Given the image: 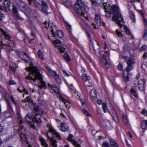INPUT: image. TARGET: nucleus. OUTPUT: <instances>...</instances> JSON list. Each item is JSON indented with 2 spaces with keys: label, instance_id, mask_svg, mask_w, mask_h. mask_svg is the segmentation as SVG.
Listing matches in <instances>:
<instances>
[{
  "label": "nucleus",
  "instance_id": "nucleus-1",
  "mask_svg": "<svg viewBox=\"0 0 147 147\" xmlns=\"http://www.w3.org/2000/svg\"><path fill=\"white\" fill-rule=\"evenodd\" d=\"M33 64L31 63L29 67L27 69L29 72V76L26 77V78L34 82L38 81V83L41 85H39V87L41 89L42 87H47L45 82L43 81L42 74L40 73L39 70L37 67L33 66Z\"/></svg>",
  "mask_w": 147,
  "mask_h": 147
},
{
  "label": "nucleus",
  "instance_id": "nucleus-2",
  "mask_svg": "<svg viewBox=\"0 0 147 147\" xmlns=\"http://www.w3.org/2000/svg\"><path fill=\"white\" fill-rule=\"evenodd\" d=\"M101 7H103L105 12H109L113 14L112 18L113 21L116 22L120 27L122 26L123 19L117 6L113 5L111 7L107 3H104Z\"/></svg>",
  "mask_w": 147,
  "mask_h": 147
},
{
  "label": "nucleus",
  "instance_id": "nucleus-3",
  "mask_svg": "<svg viewBox=\"0 0 147 147\" xmlns=\"http://www.w3.org/2000/svg\"><path fill=\"white\" fill-rule=\"evenodd\" d=\"M85 5L82 1H77L75 5V11L78 14L88 19V16L85 9Z\"/></svg>",
  "mask_w": 147,
  "mask_h": 147
},
{
  "label": "nucleus",
  "instance_id": "nucleus-4",
  "mask_svg": "<svg viewBox=\"0 0 147 147\" xmlns=\"http://www.w3.org/2000/svg\"><path fill=\"white\" fill-rule=\"evenodd\" d=\"M135 63L134 60L133 59H129L127 62V66L125 69L123 71V74L124 80L127 82L129 81V72L133 70V65Z\"/></svg>",
  "mask_w": 147,
  "mask_h": 147
},
{
  "label": "nucleus",
  "instance_id": "nucleus-5",
  "mask_svg": "<svg viewBox=\"0 0 147 147\" xmlns=\"http://www.w3.org/2000/svg\"><path fill=\"white\" fill-rule=\"evenodd\" d=\"M0 31L4 35L5 38V41H7V43H3L2 41L0 42V46H5V45L9 46H10L13 47V44H15V42H13L11 40V38L10 37L8 34L6 32H5L3 29L0 28Z\"/></svg>",
  "mask_w": 147,
  "mask_h": 147
},
{
  "label": "nucleus",
  "instance_id": "nucleus-6",
  "mask_svg": "<svg viewBox=\"0 0 147 147\" xmlns=\"http://www.w3.org/2000/svg\"><path fill=\"white\" fill-rule=\"evenodd\" d=\"M34 110L36 112V115H35L34 120V122L37 123L36 125V128L37 127L39 126V123H41L42 121L40 120V118L41 117L40 113V109L39 107L36 106L35 104L34 105Z\"/></svg>",
  "mask_w": 147,
  "mask_h": 147
},
{
  "label": "nucleus",
  "instance_id": "nucleus-7",
  "mask_svg": "<svg viewBox=\"0 0 147 147\" xmlns=\"http://www.w3.org/2000/svg\"><path fill=\"white\" fill-rule=\"evenodd\" d=\"M25 119L26 122H28L29 126L31 128L34 130H36V125L37 123L34 122V119L29 114L27 115L25 117Z\"/></svg>",
  "mask_w": 147,
  "mask_h": 147
},
{
  "label": "nucleus",
  "instance_id": "nucleus-8",
  "mask_svg": "<svg viewBox=\"0 0 147 147\" xmlns=\"http://www.w3.org/2000/svg\"><path fill=\"white\" fill-rule=\"evenodd\" d=\"M107 109L108 112L112 116L115 121L116 123H118L119 121L118 117L115 111L113 105L111 104H109V107L107 108Z\"/></svg>",
  "mask_w": 147,
  "mask_h": 147
},
{
  "label": "nucleus",
  "instance_id": "nucleus-9",
  "mask_svg": "<svg viewBox=\"0 0 147 147\" xmlns=\"http://www.w3.org/2000/svg\"><path fill=\"white\" fill-rule=\"evenodd\" d=\"M41 2L42 3L41 4L38 3L36 6L38 9L42 12L47 13L48 8V6L47 3L44 1H42Z\"/></svg>",
  "mask_w": 147,
  "mask_h": 147
},
{
  "label": "nucleus",
  "instance_id": "nucleus-10",
  "mask_svg": "<svg viewBox=\"0 0 147 147\" xmlns=\"http://www.w3.org/2000/svg\"><path fill=\"white\" fill-rule=\"evenodd\" d=\"M52 42L55 47L59 49L60 52L63 53L65 52V48L61 46V43L60 41L57 40H53Z\"/></svg>",
  "mask_w": 147,
  "mask_h": 147
},
{
  "label": "nucleus",
  "instance_id": "nucleus-11",
  "mask_svg": "<svg viewBox=\"0 0 147 147\" xmlns=\"http://www.w3.org/2000/svg\"><path fill=\"white\" fill-rule=\"evenodd\" d=\"M47 127L49 128V132H52V135L55 136L58 139H61V136L59 133L57 132L54 128L49 124L47 125Z\"/></svg>",
  "mask_w": 147,
  "mask_h": 147
},
{
  "label": "nucleus",
  "instance_id": "nucleus-12",
  "mask_svg": "<svg viewBox=\"0 0 147 147\" xmlns=\"http://www.w3.org/2000/svg\"><path fill=\"white\" fill-rule=\"evenodd\" d=\"M52 36L55 37L56 38H61L63 37V33L62 31L61 30H57L55 33L53 30L52 29H51Z\"/></svg>",
  "mask_w": 147,
  "mask_h": 147
},
{
  "label": "nucleus",
  "instance_id": "nucleus-13",
  "mask_svg": "<svg viewBox=\"0 0 147 147\" xmlns=\"http://www.w3.org/2000/svg\"><path fill=\"white\" fill-rule=\"evenodd\" d=\"M28 102L30 103H32L33 102L31 98L29 96H27L25 100L21 101L20 103L23 108H25L26 107Z\"/></svg>",
  "mask_w": 147,
  "mask_h": 147
},
{
  "label": "nucleus",
  "instance_id": "nucleus-14",
  "mask_svg": "<svg viewBox=\"0 0 147 147\" xmlns=\"http://www.w3.org/2000/svg\"><path fill=\"white\" fill-rule=\"evenodd\" d=\"M17 53L20 57L23 59L25 62L28 63V61L25 59L26 58H28V56L26 53L23 51H18Z\"/></svg>",
  "mask_w": 147,
  "mask_h": 147
},
{
  "label": "nucleus",
  "instance_id": "nucleus-15",
  "mask_svg": "<svg viewBox=\"0 0 147 147\" xmlns=\"http://www.w3.org/2000/svg\"><path fill=\"white\" fill-rule=\"evenodd\" d=\"M73 136L71 134H69L67 138V140L69 141L72 142L73 144L76 147H81L80 145L77 143L76 141L73 139Z\"/></svg>",
  "mask_w": 147,
  "mask_h": 147
},
{
  "label": "nucleus",
  "instance_id": "nucleus-16",
  "mask_svg": "<svg viewBox=\"0 0 147 147\" xmlns=\"http://www.w3.org/2000/svg\"><path fill=\"white\" fill-rule=\"evenodd\" d=\"M145 84V81L144 79H142L139 81L138 87L140 90L143 91L144 90Z\"/></svg>",
  "mask_w": 147,
  "mask_h": 147
},
{
  "label": "nucleus",
  "instance_id": "nucleus-17",
  "mask_svg": "<svg viewBox=\"0 0 147 147\" xmlns=\"http://www.w3.org/2000/svg\"><path fill=\"white\" fill-rule=\"evenodd\" d=\"M82 77L83 80L85 82L84 84L86 86L88 87L91 86V84L89 85L87 84V82H89V80L90 79V76H88L87 74H84L82 75Z\"/></svg>",
  "mask_w": 147,
  "mask_h": 147
},
{
  "label": "nucleus",
  "instance_id": "nucleus-18",
  "mask_svg": "<svg viewBox=\"0 0 147 147\" xmlns=\"http://www.w3.org/2000/svg\"><path fill=\"white\" fill-rule=\"evenodd\" d=\"M47 135L48 138H49L50 140L52 146L53 147H57V141L55 139H54L53 137V136L52 138L49 137L48 136V132H47Z\"/></svg>",
  "mask_w": 147,
  "mask_h": 147
},
{
  "label": "nucleus",
  "instance_id": "nucleus-19",
  "mask_svg": "<svg viewBox=\"0 0 147 147\" xmlns=\"http://www.w3.org/2000/svg\"><path fill=\"white\" fill-rule=\"evenodd\" d=\"M39 140L41 142L42 145L45 147H48V145L46 142V140L42 136H40Z\"/></svg>",
  "mask_w": 147,
  "mask_h": 147
},
{
  "label": "nucleus",
  "instance_id": "nucleus-20",
  "mask_svg": "<svg viewBox=\"0 0 147 147\" xmlns=\"http://www.w3.org/2000/svg\"><path fill=\"white\" fill-rule=\"evenodd\" d=\"M69 129V127L66 125L64 123H62L61 124V130L63 132H65L67 131Z\"/></svg>",
  "mask_w": 147,
  "mask_h": 147
},
{
  "label": "nucleus",
  "instance_id": "nucleus-21",
  "mask_svg": "<svg viewBox=\"0 0 147 147\" xmlns=\"http://www.w3.org/2000/svg\"><path fill=\"white\" fill-rule=\"evenodd\" d=\"M123 26L125 31V32L126 33L131 36V38L133 39H134V37L131 34V33L130 32L127 26L125 25Z\"/></svg>",
  "mask_w": 147,
  "mask_h": 147
},
{
  "label": "nucleus",
  "instance_id": "nucleus-22",
  "mask_svg": "<svg viewBox=\"0 0 147 147\" xmlns=\"http://www.w3.org/2000/svg\"><path fill=\"white\" fill-rule=\"evenodd\" d=\"M48 86L49 87L51 88V89L54 90V92L56 93H59V90L55 86L53 85H51L49 84H48Z\"/></svg>",
  "mask_w": 147,
  "mask_h": 147
},
{
  "label": "nucleus",
  "instance_id": "nucleus-23",
  "mask_svg": "<svg viewBox=\"0 0 147 147\" xmlns=\"http://www.w3.org/2000/svg\"><path fill=\"white\" fill-rule=\"evenodd\" d=\"M90 94L91 96L94 99H95L97 96L96 92L95 89H92L90 92Z\"/></svg>",
  "mask_w": 147,
  "mask_h": 147
},
{
  "label": "nucleus",
  "instance_id": "nucleus-24",
  "mask_svg": "<svg viewBox=\"0 0 147 147\" xmlns=\"http://www.w3.org/2000/svg\"><path fill=\"white\" fill-rule=\"evenodd\" d=\"M4 3L5 7L8 8L9 10V7L11 5V2L8 0H5L4 1Z\"/></svg>",
  "mask_w": 147,
  "mask_h": 147
},
{
  "label": "nucleus",
  "instance_id": "nucleus-25",
  "mask_svg": "<svg viewBox=\"0 0 147 147\" xmlns=\"http://www.w3.org/2000/svg\"><path fill=\"white\" fill-rule=\"evenodd\" d=\"M141 127L142 129H147V120H143L141 122Z\"/></svg>",
  "mask_w": 147,
  "mask_h": 147
},
{
  "label": "nucleus",
  "instance_id": "nucleus-26",
  "mask_svg": "<svg viewBox=\"0 0 147 147\" xmlns=\"http://www.w3.org/2000/svg\"><path fill=\"white\" fill-rule=\"evenodd\" d=\"M110 142L111 147H118V145L114 140L111 139Z\"/></svg>",
  "mask_w": 147,
  "mask_h": 147
},
{
  "label": "nucleus",
  "instance_id": "nucleus-27",
  "mask_svg": "<svg viewBox=\"0 0 147 147\" xmlns=\"http://www.w3.org/2000/svg\"><path fill=\"white\" fill-rule=\"evenodd\" d=\"M48 71L49 72L50 74L54 78L57 75V73L56 72L53 71L50 68H48L47 69Z\"/></svg>",
  "mask_w": 147,
  "mask_h": 147
},
{
  "label": "nucleus",
  "instance_id": "nucleus-28",
  "mask_svg": "<svg viewBox=\"0 0 147 147\" xmlns=\"http://www.w3.org/2000/svg\"><path fill=\"white\" fill-rule=\"evenodd\" d=\"M18 121H19V124L20 125V126L21 127V128L22 129H23L24 128V127L23 126V123H24V122H23L22 121L21 118L20 116H18Z\"/></svg>",
  "mask_w": 147,
  "mask_h": 147
},
{
  "label": "nucleus",
  "instance_id": "nucleus-29",
  "mask_svg": "<svg viewBox=\"0 0 147 147\" xmlns=\"http://www.w3.org/2000/svg\"><path fill=\"white\" fill-rule=\"evenodd\" d=\"M38 55L39 58L42 60L44 59V56L43 54L42 53L40 50H39L37 53Z\"/></svg>",
  "mask_w": 147,
  "mask_h": 147
},
{
  "label": "nucleus",
  "instance_id": "nucleus-30",
  "mask_svg": "<svg viewBox=\"0 0 147 147\" xmlns=\"http://www.w3.org/2000/svg\"><path fill=\"white\" fill-rule=\"evenodd\" d=\"M20 140L21 141L23 142L25 140L26 138V134L25 133L22 134V133L21 134L20 136Z\"/></svg>",
  "mask_w": 147,
  "mask_h": 147
},
{
  "label": "nucleus",
  "instance_id": "nucleus-31",
  "mask_svg": "<svg viewBox=\"0 0 147 147\" xmlns=\"http://www.w3.org/2000/svg\"><path fill=\"white\" fill-rule=\"evenodd\" d=\"M130 17L132 20L133 21L136 22V19L135 18V15L132 11H131L130 13Z\"/></svg>",
  "mask_w": 147,
  "mask_h": 147
},
{
  "label": "nucleus",
  "instance_id": "nucleus-32",
  "mask_svg": "<svg viewBox=\"0 0 147 147\" xmlns=\"http://www.w3.org/2000/svg\"><path fill=\"white\" fill-rule=\"evenodd\" d=\"M54 78H55L56 81L58 84H60L61 83V80L59 78V77L58 75H57Z\"/></svg>",
  "mask_w": 147,
  "mask_h": 147
},
{
  "label": "nucleus",
  "instance_id": "nucleus-33",
  "mask_svg": "<svg viewBox=\"0 0 147 147\" xmlns=\"http://www.w3.org/2000/svg\"><path fill=\"white\" fill-rule=\"evenodd\" d=\"M102 108L104 112L105 113L107 112V104L105 103H103L102 104Z\"/></svg>",
  "mask_w": 147,
  "mask_h": 147
},
{
  "label": "nucleus",
  "instance_id": "nucleus-34",
  "mask_svg": "<svg viewBox=\"0 0 147 147\" xmlns=\"http://www.w3.org/2000/svg\"><path fill=\"white\" fill-rule=\"evenodd\" d=\"M91 1L92 7L94 8L97 5V2L98 0H90Z\"/></svg>",
  "mask_w": 147,
  "mask_h": 147
},
{
  "label": "nucleus",
  "instance_id": "nucleus-35",
  "mask_svg": "<svg viewBox=\"0 0 147 147\" xmlns=\"http://www.w3.org/2000/svg\"><path fill=\"white\" fill-rule=\"evenodd\" d=\"M12 12L14 14V15L18 13V10L16 7L13 5H12Z\"/></svg>",
  "mask_w": 147,
  "mask_h": 147
},
{
  "label": "nucleus",
  "instance_id": "nucleus-36",
  "mask_svg": "<svg viewBox=\"0 0 147 147\" xmlns=\"http://www.w3.org/2000/svg\"><path fill=\"white\" fill-rule=\"evenodd\" d=\"M130 92L131 94L134 96L135 97H137V93L136 91L133 89H132L130 90Z\"/></svg>",
  "mask_w": 147,
  "mask_h": 147
},
{
  "label": "nucleus",
  "instance_id": "nucleus-37",
  "mask_svg": "<svg viewBox=\"0 0 147 147\" xmlns=\"http://www.w3.org/2000/svg\"><path fill=\"white\" fill-rule=\"evenodd\" d=\"M122 118L124 123L126 124L128 121L127 117L123 114L122 115Z\"/></svg>",
  "mask_w": 147,
  "mask_h": 147
},
{
  "label": "nucleus",
  "instance_id": "nucleus-38",
  "mask_svg": "<svg viewBox=\"0 0 147 147\" xmlns=\"http://www.w3.org/2000/svg\"><path fill=\"white\" fill-rule=\"evenodd\" d=\"M6 101L7 103L8 109L9 110H12V108L11 106L10 105V104L9 102V100L7 99H6Z\"/></svg>",
  "mask_w": 147,
  "mask_h": 147
},
{
  "label": "nucleus",
  "instance_id": "nucleus-39",
  "mask_svg": "<svg viewBox=\"0 0 147 147\" xmlns=\"http://www.w3.org/2000/svg\"><path fill=\"white\" fill-rule=\"evenodd\" d=\"M103 1V0H98L97 2V5L98 4L101 7L104 3Z\"/></svg>",
  "mask_w": 147,
  "mask_h": 147
},
{
  "label": "nucleus",
  "instance_id": "nucleus-40",
  "mask_svg": "<svg viewBox=\"0 0 147 147\" xmlns=\"http://www.w3.org/2000/svg\"><path fill=\"white\" fill-rule=\"evenodd\" d=\"M95 43L96 44V47H94L93 43L92 44V45L94 51H95L96 50V49L97 48H98L99 47V46L98 45V43L96 41H95Z\"/></svg>",
  "mask_w": 147,
  "mask_h": 147
},
{
  "label": "nucleus",
  "instance_id": "nucleus-41",
  "mask_svg": "<svg viewBox=\"0 0 147 147\" xmlns=\"http://www.w3.org/2000/svg\"><path fill=\"white\" fill-rule=\"evenodd\" d=\"M14 16L17 19L19 20L22 21L23 20V19L20 16L18 13L14 14Z\"/></svg>",
  "mask_w": 147,
  "mask_h": 147
},
{
  "label": "nucleus",
  "instance_id": "nucleus-42",
  "mask_svg": "<svg viewBox=\"0 0 147 147\" xmlns=\"http://www.w3.org/2000/svg\"><path fill=\"white\" fill-rule=\"evenodd\" d=\"M96 22L97 24L98 25V26H100L101 25V24H103V25H104L105 24H104L102 22H101V19H99L95 21Z\"/></svg>",
  "mask_w": 147,
  "mask_h": 147
},
{
  "label": "nucleus",
  "instance_id": "nucleus-43",
  "mask_svg": "<svg viewBox=\"0 0 147 147\" xmlns=\"http://www.w3.org/2000/svg\"><path fill=\"white\" fill-rule=\"evenodd\" d=\"M116 32L118 36L121 37H122L123 36V35L121 32L119 31L118 30H116Z\"/></svg>",
  "mask_w": 147,
  "mask_h": 147
},
{
  "label": "nucleus",
  "instance_id": "nucleus-44",
  "mask_svg": "<svg viewBox=\"0 0 147 147\" xmlns=\"http://www.w3.org/2000/svg\"><path fill=\"white\" fill-rule=\"evenodd\" d=\"M59 99L61 100V101L63 102L64 104H65L67 102L68 103L69 102L67 101L65 99L63 98L61 96H60Z\"/></svg>",
  "mask_w": 147,
  "mask_h": 147
},
{
  "label": "nucleus",
  "instance_id": "nucleus-45",
  "mask_svg": "<svg viewBox=\"0 0 147 147\" xmlns=\"http://www.w3.org/2000/svg\"><path fill=\"white\" fill-rule=\"evenodd\" d=\"M143 38L145 40H147V29H146L144 31Z\"/></svg>",
  "mask_w": 147,
  "mask_h": 147
},
{
  "label": "nucleus",
  "instance_id": "nucleus-46",
  "mask_svg": "<svg viewBox=\"0 0 147 147\" xmlns=\"http://www.w3.org/2000/svg\"><path fill=\"white\" fill-rule=\"evenodd\" d=\"M102 147H110L109 144L106 142H103L102 144Z\"/></svg>",
  "mask_w": 147,
  "mask_h": 147
},
{
  "label": "nucleus",
  "instance_id": "nucleus-47",
  "mask_svg": "<svg viewBox=\"0 0 147 147\" xmlns=\"http://www.w3.org/2000/svg\"><path fill=\"white\" fill-rule=\"evenodd\" d=\"M101 61L105 63L107 61L106 59L105 55L104 54H102V58L101 59Z\"/></svg>",
  "mask_w": 147,
  "mask_h": 147
},
{
  "label": "nucleus",
  "instance_id": "nucleus-48",
  "mask_svg": "<svg viewBox=\"0 0 147 147\" xmlns=\"http://www.w3.org/2000/svg\"><path fill=\"white\" fill-rule=\"evenodd\" d=\"M147 46L145 45H143L140 49V51H144L146 49Z\"/></svg>",
  "mask_w": 147,
  "mask_h": 147
},
{
  "label": "nucleus",
  "instance_id": "nucleus-49",
  "mask_svg": "<svg viewBox=\"0 0 147 147\" xmlns=\"http://www.w3.org/2000/svg\"><path fill=\"white\" fill-rule=\"evenodd\" d=\"M64 57L68 61H70V59L69 55L67 54H64Z\"/></svg>",
  "mask_w": 147,
  "mask_h": 147
},
{
  "label": "nucleus",
  "instance_id": "nucleus-50",
  "mask_svg": "<svg viewBox=\"0 0 147 147\" xmlns=\"http://www.w3.org/2000/svg\"><path fill=\"white\" fill-rule=\"evenodd\" d=\"M82 111L85 115L88 116H90V115L86 109H84L82 110Z\"/></svg>",
  "mask_w": 147,
  "mask_h": 147
},
{
  "label": "nucleus",
  "instance_id": "nucleus-51",
  "mask_svg": "<svg viewBox=\"0 0 147 147\" xmlns=\"http://www.w3.org/2000/svg\"><path fill=\"white\" fill-rule=\"evenodd\" d=\"M142 19L144 23L145 26L147 25V20L145 17V16L142 17Z\"/></svg>",
  "mask_w": 147,
  "mask_h": 147
},
{
  "label": "nucleus",
  "instance_id": "nucleus-52",
  "mask_svg": "<svg viewBox=\"0 0 147 147\" xmlns=\"http://www.w3.org/2000/svg\"><path fill=\"white\" fill-rule=\"evenodd\" d=\"M5 18L4 14L3 13H0V20H2Z\"/></svg>",
  "mask_w": 147,
  "mask_h": 147
},
{
  "label": "nucleus",
  "instance_id": "nucleus-53",
  "mask_svg": "<svg viewBox=\"0 0 147 147\" xmlns=\"http://www.w3.org/2000/svg\"><path fill=\"white\" fill-rule=\"evenodd\" d=\"M123 66L121 64L119 63L117 66V68L119 70H121L122 69Z\"/></svg>",
  "mask_w": 147,
  "mask_h": 147
},
{
  "label": "nucleus",
  "instance_id": "nucleus-54",
  "mask_svg": "<svg viewBox=\"0 0 147 147\" xmlns=\"http://www.w3.org/2000/svg\"><path fill=\"white\" fill-rule=\"evenodd\" d=\"M142 113L144 115L147 116V111L145 109H144L143 110L142 112Z\"/></svg>",
  "mask_w": 147,
  "mask_h": 147
},
{
  "label": "nucleus",
  "instance_id": "nucleus-55",
  "mask_svg": "<svg viewBox=\"0 0 147 147\" xmlns=\"http://www.w3.org/2000/svg\"><path fill=\"white\" fill-rule=\"evenodd\" d=\"M108 13V12H107ZM108 13H107L106 14L105 16H106L107 18H110L111 17V14H112V13H110L109 12H108Z\"/></svg>",
  "mask_w": 147,
  "mask_h": 147
},
{
  "label": "nucleus",
  "instance_id": "nucleus-56",
  "mask_svg": "<svg viewBox=\"0 0 147 147\" xmlns=\"http://www.w3.org/2000/svg\"><path fill=\"white\" fill-rule=\"evenodd\" d=\"M16 83L14 80H10L9 81V84L10 85H13L16 84Z\"/></svg>",
  "mask_w": 147,
  "mask_h": 147
},
{
  "label": "nucleus",
  "instance_id": "nucleus-57",
  "mask_svg": "<svg viewBox=\"0 0 147 147\" xmlns=\"http://www.w3.org/2000/svg\"><path fill=\"white\" fill-rule=\"evenodd\" d=\"M63 72L65 76H69V75L64 70H63Z\"/></svg>",
  "mask_w": 147,
  "mask_h": 147
},
{
  "label": "nucleus",
  "instance_id": "nucleus-58",
  "mask_svg": "<svg viewBox=\"0 0 147 147\" xmlns=\"http://www.w3.org/2000/svg\"><path fill=\"white\" fill-rule=\"evenodd\" d=\"M122 58L125 61H127L128 59H129L127 56L125 55H122Z\"/></svg>",
  "mask_w": 147,
  "mask_h": 147
},
{
  "label": "nucleus",
  "instance_id": "nucleus-59",
  "mask_svg": "<svg viewBox=\"0 0 147 147\" xmlns=\"http://www.w3.org/2000/svg\"><path fill=\"white\" fill-rule=\"evenodd\" d=\"M100 16L98 15H95V20H98V19H100Z\"/></svg>",
  "mask_w": 147,
  "mask_h": 147
},
{
  "label": "nucleus",
  "instance_id": "nucleus-60",
  "mask_svg": "<svg viewBox=\"0 0 147 147\" xmlns=\"http://www.w3.org/2000/svg\"><path fill=\"white\" fill-rule=\"evenodd\" d=\"M10 99L13 102V103H14L15 105H16V103L14 100V98L12 96H11Z\"/></svg>",
  "mask_w": 147,
  "mask_h": 147
},
{
  "label": "nucleus",
  "instance_id": "nucleus-61",
  "mask_svg": "<svg viewBox=\"0 0 147 147\" xmlns=\"http://www.w3.org/2000/svg\"><path fill=\"white\" fill-rule=\"evenodd\" d=\"M29 90L31 93L34 92L35 91V90L34 88H30L29 89Z\"/></svg>",
  "mask_w": 147,
  "mask_h": 147
},
{
  "label": "nucleus",
  "instance_id": "nucleus-62",
  "mask_svg": "<svg viewBox=\"0 0 147 147\" xmlns=\"http://www.w3.org/2000/svg\"><path fill=\"white\" fill-rule=\"evenodd\" d=\"M104 63H105V66H106L107 69H108L109 67V65L107 61H106Z\"/></svg>",
  "mask_w": 147,
  "mask_h": 147
},
{
  "label": "nucleus",
  "instance_id": "nucleus-63",
  "mask_svg": "<svg viewBox=\"0 0 147 147\" xmlns=\"http://www.w3.org/2000/svg\"><path fill=\"white\" fill-rule=\"evenodd\" d=\"M65 23L67 26L69 28V29L70 30H71V26L68 22H65Z\"/></svg>",
  "mask_w": 147,
  "mask_h": 147
},
{
  "label": "nucleus",
  "instance_id": "nucleus-64",
  "mask_svg": "<svg viewBox=\"0 0 147 147\" xmlns=\"http://www.w3.org/2000/svg\"><path fill=\"white\" fill-rule=\"evenodd\" d=\"M138 11H139V13L142 16V17H143L145 16L144 15V13H143V12L142 11V10H140Z\"/></svg>",
  "mask_w": 147,
  "mask_h": 147
}]
</instances>
